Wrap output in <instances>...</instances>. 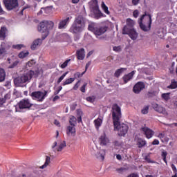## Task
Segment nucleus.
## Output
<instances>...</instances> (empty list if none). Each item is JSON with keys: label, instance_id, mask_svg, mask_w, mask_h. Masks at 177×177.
Listing matches in <instances>:
<instances>
[{"label": "nucleus", "instance_id": "obj_1", "mask_svg": "<svg viewBox=\"0 0 177 177\" xmlns=\"http://www.w3.org/2000/svg\"><path fill=\"white\" fill-rule=\"evenodd\" d=\"M85 18L82 15L77 16L71 27L70 31L73 34H80L85 28Z\"/></svg>", "mask_w": 177, "mask_h": 177}, {"label": "nucleus", "instance_id": "obj_2", "mask_svg": "<svg viewBox=\"0 0 177 177\" xmlns=\"http://www.w3.org/2000/svg\"><path fill=\"white\" fill-rule=\"evenodd\" d=\"M38 77V71H30L22 76L17 77L14 80V83L17 86H23V84L26 82H30V80L32 77Z\"/></svg>", "mask_w": 177, "mask_h": 177}, {"label": "nucleus", "instance_id": "obj_3", "mask_svg": "<svg viewBox=\"0 0 177 177\" xmlns=\"http://www.w3.org/2000/svg\"><path fill=\"white\" fill-rule=\"evenodd\" d=\"M54 26L55 24L52 21H43L39 24L37 30L39 32L43 34V39L49 35V30H53Z\"/></svg>", "mask_w": 177, "mask_h": 177}, {"label": "nucleus", "instance_id": "obj_4", "mask_svg": "<svg viewBox=\"0 0 177 177\" xmlns=\"http://www.w3.org/2000/svg\"><path fill=\"white\" fill-rule=\"evenodd\" d=\"M134 25L135 21L129 18L127 19V25L124 26L122 31V34H127L133 40H135L136 38H138V32H136L135 29L132 28Z\"/></svg>", "mask_w": 177, "mask_h": 177}, {"label": "nucleus", "instance_id": "obj_5", "mask_svg": "<svg viewBox=\"0 0 177 177\" xmlns=\"http://www.w3.org/2000/svg\"><path fill=\"white\" fill-rule=\"evenodd\" d=\"M111 113L113 125L117 127V124H118V122L120 121V120H121L122 117L121 107H120L118 104H114L111 108Z\"/></svg>", "mask_w": 177, "mask_h": 177}, {"label": "nucleus", "instance_id": "obj_6", "mask_svg": "<svg viewBox=\"0 0 177 177\" xmlns=\"http://www.w3.org/2000/svg\"><path fill=\"white\" fill-rule=\"evenodd\" d=\"M66 147L67 144L66 143V141L59 140L53 142V145L51 146V149H53V151L56 153V151H62L63 149Z\"/></svg>", "mask_w": 177, "mask_h": 177}, {"label": "nucleus", "instance_id": "obj_7", "mask_svg": "<svg viewBox=\"0 0 177 177\" xmlns=\"http://www.w3.org/2000/svg\"><path fill=\"white\" fill-rule=\"evenodd\" d=\"M115 131H118L120 136H124L127 135L128 132V126L125 124H121L120 120L118 122L117 126L113 124Z\"/></svg>", "mask_w": 177, "mask_h": 177}, {"label": "nucleus", "instance_id": "obj_8", "mask_svg": "<svg viewBox=\"0 0 177 177\" xmlns=\"http://www.w3.org/2000/svg\"><path fill=\"white\" fill-rule=\"evenodd\" d=\"M48 95V91H35L31 93V96L34 100H37V102H43L45 97Z\"/></svg>", "mask_w": 177, "mask_h": 177}, {"label": "nucleus", "instance_id": "obj_9", "mask_svg": "<svg viewBox=\"0 0 177 177\" xmlns=\"http://www.w3.org/2000/svg\"><path fill=\"white\" fill-rule=\"evenodd\" d=\"M145 16H147L149 17V25L148 26H146V25L143 24V23H142L143 19H145ZM151 15L148 14H145L143 15L141 17H140V21L139 22L140 24V27L141 28V30H142V31L145 32H147V31H150V28H151Z\"/></svg>", "mask_w": 177, "mask_h": 177}, {"label": "nucleus", "instance_id": "obj_10", "mask_svg": "<svg viewBox=\"0 0 177 177\" xmlns=\"http://www.w3.org/2000/svg\"><path fill=\"white\" fill-rule=\"evenodd\" d=\"M4 5L8 10H12L19 6L17 0H5Z\"/></svg>", "mask_w": 177, "mask_h": 177}, {"label": "nucleus", "instance_id": "obj_11", "mask_svg": "<svg viewBox=\"0 0 177 177\" xmlns=\"http://www.w3.org/2000/svg\"><path fill=\"white\" fill-rule=\"evenodd\" d=\"M152 107L155 111L159 113L160 114H163V115H168V113L165 108L158 105V104L153 103L152 104Z\"/></svg>", "mask_w": 177, "mask_h": 177}, {"label": "nucleus", "instance_id": "obj_12", "mask_svg": "<svg viewBox=\"0 0 177 177\" xmlns=\"http://www.w3.org/2000/svg\"><path fill=\"white\" fill-rule=\"evenodd\" d=\"M140 131L145 135L147 139H151V138H153V135H154V131L147 127H141Z\"/></svg>", "mask_w": 177, "mask_h": 177}, {"label": "nucleus", "instance_id": "obj_13", "mask_svg": "<svg viewBox=\"0 0 177 177\" xmlns=\"http://www.w3.org/2000/svg\"><path fill=\"white\" fill-rule=\"evenodd\" d=\"M19 108L20 109H30L32 104L30 103L28 100H22L18 103Z\"/></svg>", "mask_w": 177, "mask_h": 177}, {"label": "nucleus", "instance_id": "obj_14", "mask_svg": "<svg viewBox=\"0 0 177 177\" xmlns=\"http://www.w3.org/2000/svg\"><path fill=\"white\" fill-rule=\"evenodd\" d=\"M145 89V83L142 82H138L133 88V91L134 93H140L142 91Z\"/></svg>", "mask_w": 177, "mask_h": 177}, {"label": "nucleus", "instance_id": "obj_15", "mask_svg": "<svg viewBox=\"0 0 177 177\" xmlns=\"http://www.w3.org/2000/svg\"><path fill=\"white\" fill-rule=\"evenodd\" d=\"M135 73H136V71H133L131 73L124 75L122 77L124 84H128V82H129V81H131V80H132V78H133V76L135 75Z\"/></svg>", "mask_w": 177, "mask_h": 177}, {"label": "nucleus", "instance_id": "obj_16", "mask_svg": "<svg viewBox=\"0 0 177 177\" xmlns=\"http://www.w3.org/2000/svg\"><path fill=\"white\" fill-rule=\"evenodd\" d=\"M107 31V27L106 26H103V27H100V28H96L94 32L95 35H96L97 38L98 37H100V35H103L104 32Z\"/></svg>", "mask_w": 177, "mask_h": 177}, {"label": "nucleus", "instance_id": "obj_17", "mask_svg": "<svg viewBox=\"0 0 177 177\" xmlns=\"http://www.w3.org/2000/svg\"><path fill=\"white\" fill-rule=\"evenodd\" d=\"M42 41H44V39H35L32 42V45L30 46L32 50H35L36 48L41 46V45H42Z\"/></svg>", "mask_w": 177, "mask_h": 177}, {"label": "nucleus", "instance_id": "obj_18", "mask_svg": "<svg viewBox=\"0 0 177 177\" xmlns=\"http://www.w3.org/2000/svg\"><path fill=\"white\" fill-rule=\"evenodd\" d=\"M106 156V150L100 149L96 153L95 157L97 160H100L101 161L104 160V156Z\"/></svg>", "mask_w": 177, "mask_h": 177}, {"label": "nucleus", "instance_id": "obj_19", "mask_svg": "<svg viewBox=\"0 0 177 177\" xmlns=\"http://www.w3.org/2000/svg\"><path fill=\"white\" fill-rule=\"evenodd\" d=\"M91 13L93 14L95 19H100V17H103V13H102V11L98 8H95L94 10H91Z\"/></svg>", "mask_w": 177, "mask_h": 177}, {"label": "nucleus", "instance_id": "obj_20", "mask_svg": "<svg viewBox=\"0 0 177 177\" xmlns=\"http://www.w3.org/2000/svg\"><path fill=\"white\" fill-rule=\"evenodd\" d=\"M135 140L137 142L138 147L140 149L146 146V140L139 138L138 136H136Z\"/></svg>", "mask_w": 177, "mask_h": 177}, {"label": "nucleus", "instance_id": "obj_21", "mask_svg": "<svg viewBox=\"0 0 177 177\" xmlns=\"http://www.w3.org/2000/svg\"><path fill=\"white\" fill-rule=\"evenodd\" d=\"M75 126H68L67 127L66 133L68 136H75Z\"/></svg>", "mask_w": 177, "mask_h": 177}, {"label": "nucleus", "instance_id": "obj_22", "mask_svg": "<svg viewBox=\"0 0 177 177\" xmlns=\"http://www.w3.org/2000/svg\"><path fill=\"white\" fill-rule=\"evenodd\" d=\"M109 140L106 136V133H104L100 137V145H102L103 146H106L107 143H109Z\"/></svg>", "mask_w": 177, "mask_h": 177}, {"label": "nucleus", "instance_id": "obj_23", "mask_svg": "<svg viewBox=\"0 0 177 177\" xmlns=\"http://www.w3.org/2000/svg\"><path fill=\"white\" fill-rule=\"evenodd\" d=\"M77 59L78 60H84L85 57V50L84 48H81L77 51Z\"/></svg>", "mask_w": 177, "mask_h": 177}, {"label": "nucleus", "instance_id": "obj_24", "mask_svg": "<svg viewBox=\"0 0 177 177\" xmlns=\"http://www.w3.org/2000/svg\"><path fill=\"white\" fill-rule=\"evenodd\" d=\"M99 8V4H97V0H92L90 2V9L93 10L94 9Z\"/></svg>", "mask_w": 177, "mask_h": 177}, {"label": "nucleus", "instance_id": "obj_25", "mask_svg": "<svg viewBox=\"0 0 177 177\" xmlns=\"http://www.w3.org/2000/svg\"><path fill=\"white\" fill-rule=\"evenodd\" d=\"M70 21V17H67L66 19L61 21L59 24V28L62 30V28H64V26L68 24Z\"/></svg>", "mask_w": 177, "mask_h": 177}, {"label": "nucleus", "instance_id": "obj_26", "mask_svg": "<svg viewBox=\"0 0 177 177\" xmlns=\"http://www.w3.org/2000/svg\"><path fill=\"white\" fill-rule=\"evenodd\" d=\"M8 55V51H6V48L3 46H0V59L2 57H5Z\"/></svg>", "mask_w": 177, "mask_h": 177}, {"label": "nucleus", "instance_id": "obj_27", "mask_svg": "<svg viewBox=\"0 0 177 177\" xmlns=\"http://www.w3.org/2000/svg\"><path fill=\"white\" fill-rule=\"evenodd\" d=\"M49 164H50V157L46 156L45 163L42 166H40L39 169H45V168H46V167H48V165H49Z\"/></svg>", "mask_w": 177, "mask_h": 177}, {"label": "nucleus", "instance_id": "obj_28", "mask_svg": "<svg viewBox=\"0 0 177 177\" xmlns=\"http://www.w3.org/2000/svg\"><path fill=\"white\" fill-rule=\"evenodd\" d=\"M6 31H8L6 28L1 27V28L0 30V38L1 39H5V38H6Z\"/></svg>", "mask_w": 177, "mask_h": 177}, {"label": "nucleus", "instance_id": "obj_29", "mask_svg": "<svg viewBox=\"0 0 177 177\" xmlns=\"http://www.w3.org/2000/svg\"><path fill=\"white\" fill-rule=\"evenodd\" d=\"M6 77V73L5 70L2 68H0V82H3L5 81V78Z\"/></svg>", "mask_w": 177, "mask_h": 177}, {"label": "nucleus", "instance_id": "obj_30", "mask_svg": "<svg viewBox=\"0 0 177 177\" xmlns=\"http://www.w3.org/2000/svg\"><path fill=\"white\" fill-rule=\"evenodd\" d=\"M124 71H127V68H121L115 71L114 75H115V77H116V78H118V77H120V75H121V74H122V73Z\"/></svg>", "mask_w": 177, "mask_h": 177}, {"label": "nucleus", "instance_id": "obj_31", "mask_svg": "<svg viewBox=\"0 0 177 177\" xmlns=\"http://www.w3.org/2000/svg\"><path fill=\"white\" fill-rule=\"evenodd\" d=\"M102 122L103 120L99 118L94 120V124L96 129L99 130V127L102 126Z\"/></svg>", "mask_w": 177, "mask_h": 177}, {"label": "nucleus", "instance_id": "obj_32", "mask_svg": "<svg viewBox=\"0 0 177 177\" xmlns=\"http://www.w3.org/2000/svg\"><path fill=\"white\" fill-rule=\"evenodd\" d=\"M69 126L75 127L77 124V118L74 116H71L69 119Z\"/></svg>", "mask_w": 177, "mask_h": 177}, {"label": "nucleus", "instance_id": "obj_33", "mask_svg": "<svg viewBox=\"0 0 177 177\" xmlns=\"http://www.w3.org/2000/svg\"><path fill=\"white\" fill-rule=\"evenodd\" d=\"M101 7L103 9L104 13H106V15H110V11H109V8L107 7V6H106V4L103 1L102 2Z\"/></svg>", "mask_w": 177, "mask_h": 177}, {"label": "nucleus", "instance_id": "obj_34", "mask_svg": "<svg viewBox=\"0 0 177 177\" xmlns=\"http://www.w3.org/2000/svg\"><path fill=\"white\" fill-rule=\"evenodd\" d=\"M28 55H30V53L28 51L26 52H21L19 54V59H24V57H27V56H28Z\"/></svg>", "mask_w": 177, "mask_h": 177}, {"label": "nucleus", "instance_id": "obj_35", "mask_svg": "<svg viewBox=\"0 0 177 177\" xmlns=\"http://www.w3.org/2000/svg\"><path fill=\"white\" fill-rule=\"evenodd\" d=\"M128 171V168L127 167H120V168H118L116 169V172H118V174H124V172H127Z\"/></svg>", "mask_w": 177, "mask_h": 177}, {"label": "nucleus", "instance_id": "obj_36", "mask_svg": "<svg viewBox=\"0 0 177 177\" xmlns=\"http://www.w3.org/2000/svg\"><path fill=\"white\" fill-rule=\"evenodd\" d=\"M75 78H69L68 80H66L64 83L63 85H68V84H71L73 82H74Z\"/></svg>", "mask_w": 177, "mask_h": 177}, {"label": "nucleus", "instance_id": "obj_37", "mask_svg": "<svg viewBox=\"0 0 177 177\" xmlns=\"http://www.w3.org/2000/svg\"><path fill=\"white\" fill-rule=\"evenodd\" d=\"M171 89H176L177 87V82L175 81V80H171V84L169 86Z\"/></svg>", "mask_w": 177, "mask_h": 177}, {"label": "nucleus", "instance_id": "obj_38", "mask_svg": "<svg viewBox=\"0 0 177 177\" xmlns=\"http://www.w3.org/2000/svg\"><path fill=\"white\" fill-rule=\"evenodd\" d=\"M88 29L89 30V31H92L93 34H95V31H96V28H95V26L93 24L88 25Z\"/></svg>", "mask_w": 177, "mask_h": 177}, {"label": "nucleus", "instance_id": "obj_39", "mask_svg": "<svg viewBox=\"0 0 177 177\" xmlns=\"http://www.w3.org/2000/svg\"><path fill=\"white\" fill-rule=\"evenodd\" d=\"M68 72H66L65 73H64L57 80V84H60L62 82V81H63V80L64 79V77H66V75H67Z\"/></svg>", "mask_w": 177, "mask_h": 177}, {"label": "nucleus", "instance_id": "obj_40", "mask_svg": "<svg viewBox=\"0 0 177 177\" xmlns=\"http://www.w3.org/2000/svg\"><path fill=\"white\" fill-rule=\"evenodd\" d=\"M142 114H147L149 113V106L144 107L141 111Z\"/></svg>", "mask_w": 177, "mask_h": 177}, {"label": "nucleus", "instance_id": "obj_41", "mask_svg": "<svg viewBox=\"0 0 177 177\" xmlns=\"http://www.w3.org/2000/svg\"><path fill=\"white\" fill-rule=\"evenodd\" d=\"M168 153H167V151H162V157L163 158V160L165 161V162L167 164V156Z\"/></svg>", "mask_w": 177, "mask_h": 177}, {"label": "nucleus", "instance_id": "obj_42", "mask_svg": "<svg viewBox=\"0 0 177 177\" xmlns=\"http://www.w3.org/2000/svg\"><path fill=\"white\" fill-rule=\"evenodd\" d=\"M162 97L165 100H169V93H163L162 94Z\"/></svg>", "mask_w": 177, "mask_h": 177}, {"label": "nucleus", "instance_id": "obj_43", "mask_svg": "<svg viewBox=\"0 0 177 177\" xmlns=\"http://www.w3.org/2000/svg\"><path fill=\"white\" fill-rule=\"evenodd\" d=\"M19 64V61H15L12 65H10L9 66V68H15V67H16V66H17Z\"/></svg>", "mask_w": 177, "mask_h": 177}, {"label": "nucleus", "instance_id": "obj_44", "mask_svg": "<svg viewBox=\"0 0 177 177\" xmlns=\"http://www.w3.org/2000/svg\"><path fill=\"white\" fill-rule=\"evenodd\" d=\"M86 85H88V83H84L83 86L80 88V91L83 93H85V88H86Z\"/></svg>", "mask_w": 177, "mask_h": 177}, {"label": "nucleus", "instance_id": "obj_45", "mask_svg": "<svg viewBox=\"0 0 177 177\" xmlns=\"http://www.w3.org/2000/svg\"><path fill=\"white\" fill-rule=\"evenodd\" d=\"M68 62H70V59L66 60L65 62H64V63L61 65V68H66V67H67V64H68Z\"/></svg>", "mask_w": 177, "mask_h": 177}, {"label": "nucleus", "instance_id": "obj_46", "mask_svg": "<svg viewBox=\"0 0 177 177\" xmlns=\"http://www.w3.org/2000/svg\"><path fill=\"white\" fill-rule=\"evenodd\" d=\"M87 102H89L90 103H93L95 102V97H86Z\"/></svg>", "mask_w": 177, "mask_h": 177}, {"label": "nucleus", "instance_id": "obj_47", "mask_svg": "<svg viewBox=\"0 0 177 177\" xmlns=\"http://www.w3.org/2000/svg\"><path fill=\"white\" fill-rule=\"evenodd\" d=\"M113 49L115 52H121V46H114L113 48Z\"/></svg>", "mask_w": 177, "mask_h": 177}, {"label": "nucleus", "instance_id": "obj_48", "mask_svg": "<svg viewBox=\"0 0 177 177\" xmlns=\"http://www.w3.org/2000/svg\"><path fill=\"white\" fill-rule=\"evenodd\" d=\"M133 17H138L139 16V11L138 10H136L133 12Z\"/></svg>", "mask_w": 177, "mask_h": 177}, {"label": "nucleus", "instance_id": "obj_49", "mask_svg": "<svg viewBox=\"0 0 177 177\" xmlns=\"http://www.w3.org/2000/svg\"><path fill=\"white\" fill-rule=\"evenodd\" d=\"M23 47V44H17L16 46H13V48H15V49H21Z\"/></svg>", "mask_w": 177, "mask_h": 177}, {"label": "nucleus", "instance_id": "obj_50", "mask_svg": "<svg viewBox=\"0 0 177 177\" xmlns=\"http://www.w3.org/2000/svg\"><path fill=\"white\" fill-rule=\"evenodd\" d=\"M35 64V62H34V60H32L31 62H29L26 64V66L28 67H31V66Z\"/></svg>", "mask_w": 177, "mask_h": 177}, {"label": "nucleus", "instance_id": "obj_51", "mask_svg": "<svg viewBox=\"0 0 177 177\" xmlns=\"http://www.w3.org/2000/svg\"><path fill=\"white\" fill-rule=\"evenodd\" d=\"M80 82H81V81L79 80L74 86L73 89H75V91H77V89H78V87L80 86Z\"/></svg>", "mask_w": 177, "mask_h": 177}, {"label": "nucleus", "instance_id": "obj_52", "mask_svg": "<svg viewBox=\"0 0 177 177\" xmlns=\"http://www.w3.org/2000/svg\"><path fill=\"white\" fill-rule=\"evenodd\" d=\"M148 96L149 97H153V96H156L155 92H148Z\"/></svg>", "mask_w": 177, "mask_h": 177}, {"label": "nucleus", "instance_id": "obj_53", "mask_svg": "<svg viewBox=\"0 0 177 177\" xmlns=\"http://www.w3.org/2000/svg\"><path fill=\"white\" fill-rule=\"evenodd\" d=\"M140 0H132V4L134 6H136V5H138V3H139V1Z\"/></svg>", "mask_w": 177, "mask_h": 177}, {"label": "nucleus", "instance_id": "obj_54", "mask_svg": "<svg viewBox=\"0 0 177 177\" xmlns=\"http://www.w3.org/2000/svg\"><path fill=\"white\" fill-rule=\"evenodd\" d=\"M158 138L162 140L165 138V133H160Z\"/></svg>", "mask_w": 177, "mask_h": 177}, {"label": "nucleus", "instance_id": "obj_55", "mask_svg": "<svg viewBox=\"0 0 177 177\" xmlns=\"http://www.w3.org/2000/svg\"><path fill=\"white\" fill-rule=\"evenodd\" d=\"M6 102V99L0 98V106H2V104H3V103H5Z\"/></svg>", "mask_w": 177, "mask_h": 177}, {"label": "nucleus", "instance_id": "obj_56", "mask_svg": "<svg viewBox=\"0 0 177 177\" xmlns=\"http://www.w3.org/2000/svg\"><path fill=\"white\" fill-rule=\"evenodd\" d=\"M62 89H63V87H62V86H59V89L54 93V95H57L59 93V92H60V91H62Z\"/></svg>", "mask_w": 177, "mask_h": 177}, {"label": "nucleus", "instance_id": "obj_57", "mask_svg": "<svg viewBox=\"0 0 177 177\" xmlns=\"http://www.w3.org/2000/svg\"><path fill=\"white\" fill-rule=\"evenodd\" d=\"M113 145H114V146H120V145H121V143H120V142L118 141V140H115V141L113 142Z\"/></svg>", "mask_w": 177, "mask_h": 177}, {"label": "nucleus", "instance_id": "obj_58", "mask_svg": "<svg viewBox=\"0 0 177 177\" xmlns=\"http://www.w3.org/2000/svg\"><path fill=\"white\" fill-rule=\"evenodd\" d=\"M171 168H172L175 174H176L177 169H176V167H175V165L172 164V165H171Z\"/></svg>", "mask_w": 177, "mask_h": 177}, {"label": "nucleus", "instance_id": "obj_59", "mask_svg": "<svg viewBox=\"0 0 177 177\" xmlns=\"http://www.w3.org/2000/svg\"><path fill=\"white\" fill-rule=\"evenodd\" d=\"M77 114L79 115V117H82V111H81L80 109L77 110Z\"/></svg>", "mask_w": 177, "mask_h": 177}, {"label": "nucleus", "instance_id": "obj_60", "mask_svg": "<svg viewBox=\"0 0 177 177\" xmlns=\"http://www.w3.org/2000/svg\"><path fill=\"white\" fill-rule=\"evenodd\" d=\"M160 142L158 140H154L153 142H152V145H159Z\"/></svg>", "mask_w": 177, "mask_h": 177}, {"label": "nucleus", "instance_id": "obj_61", "mask_svg": "<svg viewBox=\"0 0 177 177\" xmlns=\"http://www.w3.org/2000/svg\"><path fill=\"white\" fill-rule=\"evenodd\" d=\"M75 77H77V78H80L82 76H81V73L80 72H77V73H75Z\"/></svg>", "mask_w": 177, "mask_h": 177}, {"label": "nucleus", "instance_id": "obj_62", "mask_svg": "<svg viewBox=\"0 0 177 177\" xmlns=\"http://www.w3.org/2000/svg\"><path fill=\"white\" fill-rule=\"evenodd\" d=\"M89 66H91V62H88L86 64L85 71H86L88 70Z\"/></svg>", "mask_w": 177, "mask_h": 177}, {"label": "nucleus", "instance_id": "obj_63", "mask_svg": "<svg viewBox=\"0 0 177 177\" xmlns=\"http://www.w3.org/2000/svg\"><path fill=\"white\" fill-rule=\"evenodd\" d=\"M54 124L55 125H57V127H60V122L56 120L54 121Z\"/></svg>", "mask_w": 177, "mask_h": 177}, {"label": "nucleus", "instance_id": "obj_64", "mask_svg": "<svg viewBox=\"0 0 177 177\" xmlns=\"http://www.w3.org/2000/svg\"><path fill=\"white\" fill-rule=\"evenodd\" d=\"M59 99H60V97H59L58 95H57V96H55V97L53 99V100L54 102H56V100H59Z\"/></svg>", "mask_w": 177, "mask_h": 177}]
</instances>
